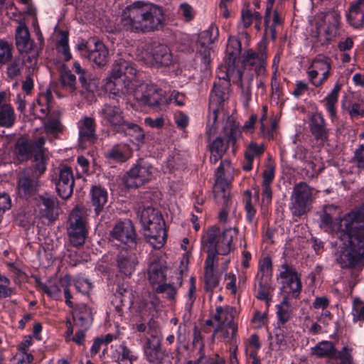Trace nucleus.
I'll list each match as a JSON object with an SVG mask.
<instances>
[{
    "mask_svg": "<svg viewBox=\"0 0 364 364\" xmlns=\"http://www.w3.org/2000/svg\"><path fill=\"white\" fill-rule=\"evenodd\" d=\"M340 226L341 236L348 238L350 250L338 252L336 261L341 268H352L364 256V203L346 215Z\"/></svg>",
    "mask_w": 364,
    "mask_h": 364,
    "instance_id": "1",
    "label": "nucleus"
},
{
    "mask_svg": "<svg viewBox=\"0 0 364 364\" xmlns=\"http://www.w3.org/2000/svg\"><path fill=\"white\" fill-rule=\"evenodd\" d=\"M165 16L163 9L157 5L136 1L122 11L119 31L145 33L164 27Z\"/></svg>",
    "mask_w": 364,
    "mask_h": 364,
    "instance_id": "2",
    "label": "nucleus"
},
{
    "mask_svg": "<svg viewBox=\"0 0 364 364\" xmlns=\"http://www.w3.org/2000/svg\"><path fill=\"white\" fill-rule=\"evenodd\" d=\"M237 235V228H228L222 232L215 226L209 228L202 240L203 245L207 247V257L218 260V255H228L233 249L232 241Z\"/></svg>",
    "mask_w": 364,
    "mask_h": 364,
    "instance_id": "3",
    "label": "nucleus"
},
{
    "mask_svg": "<svg viewBox=\"0 0 364 364\" xmlns=\"http://www.w3.org/2000/svg\"><path fill=\"white\" fill-rule=\"evenodd\" d=\"M136 68L132 62L119 58L115 60L112 65L107 85L110 87L113 85L115 90L125 94L128 84L130 83L132 85L140 81L136 79Z\"/></svg>",
    "mask_w": 364,
    "mask_h": 364,
    "instance_id": "4",
    "label": "nucleus"
},
{
    "mask_svg": "<svg viewBox=\"0 0 364 364\" xmlns=\"http://www.w3.org/2000/svg\"><path fill=\"white\" fill-rule=\"evenodd\" d=\"M125 95H133L135 99L144 105L157 107L165 102V92L156 85L145 84L141 81L127 85Z\"/></svg>",
    "mask_w": 364,
    "mask_h": 364,
    "instance_id": "5",
    "label": "nucleus"
},
{
    "mask_svg": "<svg viewBox=\"0 0 364 364\" xmlns=\"http://www.w3.org/2000/svg\"><path fill=\"white\" fill-rule=\"evenodd\" d=\"M232 168L230 160L221 161L215 172V184L213 193L218 203L228 206L230 202V186L232 177L227 176Z\"/></svg>",
    "mask_w": 364,
    "mask_h": 364,
    "instance_id": "6",
    "label": "nucleus"
},
{
    "mask_svg": "<svg viewBox=\"0 0 364 364\" xmlns=\"http://www.w3.org/2000/svg\"><path fill=\"white\" fill-rule=\"evenodd\" d=\"M314 188L306 182L296 183L291 195L290 210L293 215L300 217L311 210Z\"/></svg>",
    "mask_w": 364,
    "mask_h": 364,
    "instance_id": "7",
    "label": "nucleus"
},
{
    "mask_svg": "<svg viewBox=\"0 0 364 364\" xmlns=\"http://www.w3.org/2000/svg\"><path fill=\"white\" fill-rule=\"evenodd\" d=\"M82 208L75 207L68 221L67 233L70 242L75 247L82 245L87 237L86 218Z\"/></svg>",
    "mask_w": 364,
    "mask_h": 364,
    "instance_id": "8",
    "label": "nucleus"
},
{
    "mask_svg": "<svg viewBox=\"0 0 364 364\" xmlns=\"http://www.w3.org/2000/svg\"><path fill=\"white\" fill-rule=\"evenodd\" d=\"M223 132L225 142L222 136H218L209 143L208 149L210 152L209 160L212 164H215L223 159L228 149L229 144H235L239 129L235 124H229L223 128Z\"/></svg>",
    "mask_w": 364,
    "mask_h": 364,
    "instance_id": "9",
    "label": "nucleus"
},
{
    "mask_svg": "<svg viewBox=\"0 0 364 364\" xmlns=\"http://www.w3.org/2000/svg\"><path fill=\"white\" fill-rule=\"evenodd\" d=\"M39 177L29 168H22L16 173V191L21 198L28 200L38 194L41 183Z\"/></svg>",
    "mask_w": 364,
    "mask_h": 364,
    "instance_id": "10",
    "label": "nucleus"
},
{
    "mask_svg": "<svg viewBox=\"0 0 364 364\" xmlns=\"http://www.w3.org/2000/svg\"><path fill=\"white\" fill-rule=\"evenodd\" d=\"M149 330L144 345V351L146 360L153 364H160L164 358V352L161 348V336L156 329L152 328L149 323Z\"/></svg>",
    "mask_w": 364,
    "mask_h": 364,
    "instance_id": "11",
    "label": "nucleus"
},
{
    "mask_svg": "<svg viewBox=\"0 0 364 364\" xmlns=\"http://www.w3.org/2000/svg\"><path fill=\"white\" fill-rule=\"evenodd\" d=\"M113 240L127 245L128 249H134L137 245L134 225L129 220L117 223L110 233Z\"/></svg>",
    "mask_w": 364,
    "mask_h": 364,
    "instance_id": "12",
    "label": "nucleus"
},
{
    "mask_svg": "<svg viewBox=\"0 0 364 364\" xmlns=\"http://www.w3.org/2000/svg\"><path fill=\"white\" fill-rule=\"evenodd\" d=\"M151 177L149 166L140 160L123 177L127 188H138L148 182Z\"/></svg>",
    "mask_w": 364,
    "mask_h": 364,
    "instance_id": "13",
    "label": "nucleus"
},
{
    "mask_svg": "<svg viewBox=\"0 0 364 364\" xmlns=\"http://www.w3.org/2000/svg\"><path fill=\"white\" fill-rule=\"evenodd\" d=\"M218 37V30L214 26H210L208 29L203 31L199 35L197 55L205 65L210 62V56L212 49L210 46L217 40Z\"/></svg>",
    "mask_w": 364,
    "mask_h": 364,
    "instance_id": "14",
    "label": "nucleus"
},
{
    "mask_svg": "<svg viewBox=\"0 0 364 364\" xmlns=\"http://www.w3.org/2000/svg\"><path fill=\"white\" fill-rule=\"evenodd\" d=\"M115 262L118 272L127 277H131L139 263L137 257L132 249L124 247L117 253Z\"/></svg>",
    "mask_w": 364,
    "mask_h": 364,
    "instance_id": "15",
    "label": "nucleus"
},
{
    "mask_svg": "<svg viewBox=\"0 0 364 364\" xmlns=\"http://www.w3.org/2000/svg\"><path fill=\"white\" fill-rule=\"evenodd\" d=\"M281 269L279 277L284 279V287L289 289V291H287L288 295L297 298L300 294L302 286L296 270L292 265L287 263L282 264Z\"/></svg>",
    "mask_w": 364,
    "mask_h": 364,
    "instance_id": "16",
    "label": "nucleus"
},
{
    "mask_svg": "<svg viewBox=\"0 0 364 364\" xmlns=\"http://www.w3.org/2000/svg\"><path fill=\"white\" fill-rule=\"evenodd\" d=\"M144 227L146 240L155 249L161 248L166 240L165 222L155 223Z\"/></svg>",
    "mask_w": 364,
    "mask_h": 364,
    "instance_id": "17",
    "label": "nucleus"
},
{
    "mask_svg": "<svg viewBox=\"0 0 364 364\" xmlns=\"http://www.w3.org/2000/svg\"><path fill=\"white\" fill-rule=\"evenodd\" d=\"M59 178L55 183L56 191L63 199L69 198L73 191L75 184L71 168L65 166L59 172Z\"/></svg>",
    "mask_w": 364,
    "mask_h": 364,
    "instance_id": "18",
    "label": "nucleus"
},
{
    "mask_svg": "<svg viewBox=\"0 0 364 364\" xmlns=\"http://www.w3.org/2000/svg\"><path fill=\"white\" fill-rule=\"evenodd\" d=\"M339 15L335 12H330L323 17L321 22L316 23V33L320 37L325 36V42H331L336 35L338 24Z\"/></svg>",
    "mask_w": 364,
    "mask_h": 364,
    "instance_id": "19",
    "label": "nucleus"
},
{
    "mask_svg": "<svg viewBox=\"0 0 364 364\" xmlns=\"http://www.w3.org/2000/svg\"><path fill=\"white\" fill-rule=\"evenodd\" d=\"M97 139L93 118L85 117L79 122V142L81 146L94 144Z\"/></svg>",
    "mask_w": 364,
    "mask_h": 364,
    "instance_id": "20",
    "label": "nucleus"
},
{
    "mask_svg": "<svg viewBox=\"0 0 364 364\" xmlns=\"http://www.w3.org/2000/svg\"><path fill=\"white\" fill-rule=\"evenodd\" d=\"M41 201L40 213L41 217L48 219L50 222L57 220L59 215L58 200L56 197L45 193L39 196Z\"/></svg>",
    "mask_w": 364,
    "mask_h": 364,
    "instance_id": "21",
    "label": "nucleus"
},
{
    "mask_svg": "<svg viewBox=\"0 0 364 364\" xmlns=\"http://www.w3.org/2000/svg\"><path fill=\"white\" fill-rule=\"evenodd\" d=\"M122 114L123 112L119 107L109 105H104L103 108L100 111L102 117L118 132L121 131L122 127H123L127 122V121L124 120Z\"/></svg>",
    "mask_w": 364,
    "mask_h": 364,
    "instance_id": "22",
    "label": "nucleus"
},
{
    "mask_svg": "<svg viewBox=\"0 0 364 364\" xmlns=\"http://www.w3.org/2000/svg\"><path fill=\"white\" fill-rule=\"evenodd\" d=\"M227 87L224 84L214 83L209 102V110L212 112L214 122L217 121L218 112L222 109V105L225 100Z\"/></svg>",
    "mask_w": 364,
    "mask_h": 364,
    "instance_id": "23",
    "label": "nucleus"
},
{
    "mask_svg": "<svg viewBox=\"0 0 364 364\" xmlns=\"http://www.w3.org/2000/svg\"><path fill=\"white\" fill-rule=\"evenodd\" d=\"M309 128L311 134L316 141L325 143L328 138V129L326 128L325 120L320 113H315L309 121Z\"/></svg>",
    "mask_w": 364,
    "mask_h": 364,
    "instance_id": "24",
    "label": "nucleus"
},
{
    "mask_svg": "<svg viewBox=\"0 0 364 364\" xmlns=\"http://www.w3.org/2000/svg\"><path fill=\"white\" fill-rule=\"evenodd\" d=\"M109 50L101 41L94 43V48L85 53V58L98 66H104L108 61Z\"/></svg>",
    "mask_w": 364,
    "mask_h": 364,
    "instance_id": "25",
    "label": "nucleus"
},
{
    "mask_svg": "<svg viewBox=\"0 0 364 364\" xmlns=\"http://www.w3.org/2000/svg\"><path fill=\"white\" fill-rule=\"evenodd\" d=\"M347 18L353 27L364 28V0H357L350 4Z\"/></svg>",
    "mask_w": 364,
    "mask_h": 364,
    "instance_id": "26",
    "label": "nucleus"
},
{
    "mask_svg": "<svg viewBox=\"0 0 364 364\" xmlns=\"http://www.w3.org/2000/svg\"><path fill=\"white\" fill-rule=\"evenodd\" d=\"M217 262L218 260L210 257H207L205 259L204 282L206 291L212 292L219 284V276L214 272L215 263Z\"/></svg>",
    "mask_w": 364,
    "mask_h": 364,
    "instance_id": "27",
    "label": "nucleus"
},
{
    "mask_svg": "<svg viewBox=\"0 0 364 364\" xmlns=\"http://www.w3.org/2000/svg\"><path fill=\"white\" fill-rule=\"evenodd\" d=\"M132 150L127 144H116L105 153V157L115 163H124L132 157Z\"/></svg>",
    "mask_w": 364,
    "mask_h": 364,
    "instance_id": "28",
    "label": "nucleus"
},
{
    "mask_svg": "<svg viewBox=\"0 0 364 364\" xmlns=\"http://www.w3.org/2000/svg\"><path fill=\"white\" fill-rule=\"evenodd\" d=\"M16 46L20 53H28L32 50L33 42L30 38V33L25 25L20 24L16 30Z\"/></svg>",
    "mask_w": 364,
    "mask_h": 364,
    "instance_id": "29",
    "label": "nucleus"
},
{
    "mask_svg": "<svg viewBox=\"0 0 364 364\" xmlns=\"http://www.w3.org/2000/svg\"><path fill=\"white\" fill-rule=\"evenodd\" d=\"M14 152L20 163L26 162L32 158L33 144L28 139L20 137L15 144Z\"/></svg>",
    "mask_w": 364,
    "mask_h": 364,
    "instance_id": "30",
    "label": "nucleus"
},
{
    "mask_svg": "<svg viewBox=\"0 0 364 364\" xmlns=\"http://www.w3.org/2000/svg\"><path fill=\"white\" fill-rule=\"evenodd\" d=\"M153 59L156 63L164 66L171 64L173 57L169 48L161 43H154L150 52Z\"/></svg>",
    "mask_w": 364,
    "mask_h": 364,
    "instance_id": "31",
    "label": "nucleus"
},
{
    "mask_svg": "<svg viewBox=\"0 0 364 364\" xmlns=\"http://www.w3.org/2000/svg\"><path fill=\"white\" fill-rule=\"evenodd\" d=\"M73 318L75 324L87 329L92 321L90 309L84 304L77 305L73 311Z\"/></svg>",
    "mask_w": 364,
    "mask_h": 364,
    "instance_id": "32",
    "label": "nucleus"
},
{
    "mask_svg": "<svg viewBox=\"0 0 364 364\" xmlns=\"http://www.w3.org/2000/svg\"><path fill=\"white\" fill-rule=\"evenodd\" d=\"M312 354L318 358H328L336 359L338 352L336 350L333 343L331 341H321L311 349Z\"/></svg>",
    "mask_w": 364,
    "mask_h": 364,
    "instance_id": "33",
    "label": "nucleus"
},
{
    "mask_svg": "<svg viewBox=\"0 0 364 364\" xmlns=\"http://www.w3.org/2000/svg\"><path fill=\"white\" fill-rule=\"evenodd\" d=\"M73 69L78 75V80L82 87L87 92H93L97 85L94 80L92 79L90 73L85 69L82 68L78 62L74 63Z\"/></svg>",
    "mask_w": 364,
    "mask_h": 364,
    "instance_id": "34",
    "label": "nucleus"
},
{
    "mask_svg": "<svg viewBox=\"0 0 364 364\" xmlns=\"http://www.w3.org/2000/svg\"><path fill=\"white\" fill-rule=\"evenodd\" d=\"M107 203V191L99 186H94L91 190V203L95 208V212L99 215Z\"/></svg>",
    "mask_w": 364,
    "mask_h": 364,
    "instance_id": "35",
    "label": "nucleus"
},
{
    "mask_svg": "<svg viewBox=\"0 0 364 364\" xmlns=\"http://www.w3.org/2000/svg\"><path fill=\"white\" fill-rule=\"evenodd\" d=\"M256 282L258 284L257 294L256 297L260 300L269 301L271 300L270 294L273 291L271 285V277L262 275L256 276Z\"/></svg>",
    "mask_w": 364,
    "mask_h": 364,
    "instance_id": "36",
    "label": "nucleus"
},
{
    "mask_svg": "<svg viewBox=\"0 0 364 364\" xmlns=\"http://www.w3.org/2000/svg\"><path fill=\"white\" fill-rule=\"evenodd\" d=\"M35 164L32 166H27L24 168H29L33 174L41 178L46 171L47 158L43 150H37L33 156Z\"/></svg>",
    "mask_w": 364,
    "mask_h": 364,
    "instance_id": "37",
    "label": "nucleus"
},
{
    "mask_svg": "<svg viewBox=\"0 0 364 364\" xmlns=\"http://www.w3.org/2000/svg\"><path fill=\"white\" fill-rule=\"evenodd\" d=\"M119 132H124L126 135L134 138L138 146L144 143L145 134L142 129L136 124L127 122Z\"/></svg>",
    "mask_w": 364,
    "mask_h": 364,
    "instance_id": "38",
    "label": "nucleus"
},
{
    "mask_svg": "<svg viewBox=\"0 0 364 364\" xmlns=\"http://www.w3.org/2000/svg\"><path fill=\"white\" fill-rule=\"evenodd\" d=\"M140 221L143 226L164 221L161 213L152 207L144 208L140 215Z\"/></svg>",
    "mask_w": 364,
    "mask_h": 364,
    "instance_id": "39",
    "label": "nucleus"
},
{
    "mask_svg": "<svg viewBox=\"0 0 364 364\" xmlns=\"http://www.w3.org/2000/svg\"><path fill=\"white\" fill-rule=\"evenodd\" d=\"M254 78V73L252 71H246L242 73L240 76V80H237L235 84L238 85L242 90V94L246 98L247 101L251 99V82Z\"/></svg>",
    "mask_w": 364,
    "mask_h": 364,
    "instance_id": "40",
    "label": "nucleus"
},
{
    "mask_svg": "<svg viewBox=\"0 0 364 364\" xmlns=\"http://www.w3.org/2000/svg\"><path fill=\"white\" fill-rule=\"evenodd\" d=\"M241 42L235 37H230L226 48L225 60L235 61L241 53Z\"/></svg>",
    "mask_w": 364,
    "mask_h": 364,
    "instance_id": "41",
    "label": "nucleus"
},
{
    "mask_svg": "<svg viewBox=\"0 0 364 364\" xmlns=\"http://www.w3.org/2000/svg\"><path fill=\"white\" fill-rule=\"evenodd\" d=\"M16 117L13 107L11 105H4L0 109V127L9 128L15 122Z\"/></svg>",
    "mask_w": 364,
    "mask_h": 364,
    "instance_id": "42",
    "label": "nucleus"
},
{
    "mask_svg": "<svg viewBox=\"0 0 364 364\" xmlns=\"http://www.w3.org/2000/svg\"><path fill=\"white\" fill-rule=\"evenodd\" d=\"M149 278L151 284H159L165 281V269L159 263H152L149 267Z\"/></svg>",
    "mask_w": 364,
    "mask_h": 364,
    "instance_id": "43",
    "label": "nucleus"
},
{
    "mask_svg": "<svg viewBox=\"0 0 364 364\" xmlns=\"http://www.w3.org/2000/svg\"><path fill=\"white\" fill-rule=\"evenodd\" d=\"M60 80L62 86L70 92L76 90V77L67 68L63 67L60 70Z\"/></svg>",
    "mask_w": 364,
    "mask_h": 364,
    "instance_id": "44",
    "label": "nucleus"
},
{
    "mask_svg": "<svg viewBox=\"0 0 364 364\" xmlns=\"http://www.w3.org/2000/svg\"><path fill=\"white\" fill-rule=\"evenodd\" d=\"M341 89V85L338 83L336 84L332 91L326 97V107L331 117L336 116V111L335 105L338 102V96Z\"/></svg>",
    "mask_w": 364,
    "mask_h": 364,
    "instance_id": "45",
    "label": "nucleus"
},
{
    "mask_svg": "<svg viewBox=\"0 0 364 364\" xmlns=\"http://www.w3.org/2000/svg\"><path fill=\"white\" fill-rule=\"evenodd\" d=\"M310 68H314L318 70V73L321 72L323 80H326L329 75L331 70L330 59L327 57L316 58L313 61Z\"/></svg>",
    "mask_w": 364,
    "mask_h": 364,
    "instance_id": "46",
    "label": "nucleus"
},
{
    "mask_svg": "<svg viewBox=\"0 0 364 364\" xmlns=\"http://www.w3.org/2000/svg\"><path fill=\"white\" fill-rule=\"evenodd\" d=\"M13 45L6 40H0V64L5 65L13 58Z\"/></svg>",
    "mask_w": 364,
    "mask_h": 364,
    "instance_id": "47",
    "label": "nucleus"
},
{
    "mask_svg": "<svg viewBox=\"0 0 364 364\" xmlns=\"http://www.w3.org/2000/svg\"><path fill=\"white\" fill-rule=\"evenodd\" d=\"M66 282L60 279L57 282L52 284L50 286H48L44 284H41V287L42 290L47 294L48 296L54 298H58L60 295L62 288H65L66 287Z\"/></svg>",
    "mask_w": 364,
    "mask_h": 364,
    "instance_id": "48",
    "label": "nucleus"
},
{
    "mask_svg": "<svg viewBox=\"0 0 364 364\" xmlns=\"http://www.w3.org/2000/svg\"><path fill=\"white\" fill-rule=\"evenodd\" d=\"M289 307L290 304L288 301V296H285L281 304L278 306L277 313L279 321L283 324L287 323L291 318Z\"/></svg>",
    "mask_w": 364,
    "mask_h": 364,
    "instance_id": "49",
    "label": "nucleus"
},
{
    "mask_svg": "<svg viewBox=\"0 0 364 364\" xmlns=\"http://www.w3.org/2000/svg\"><path fill=\"white\" fill-rule=\"evenodd\" d=\"M9 63L6 74L9 78L14 79L21 74V69L23 67V63L19 58H12Z\"/></svg>",
    "mask_w": 364,
    "mask_h": 364,
    "instance_id": "50",
    "label": "nucleus"
},
{
    "mask_svg": "<svg viewBox=\"0 0 364 364\" xmlns=\"http://www.w3.org/2000/svg\"><path fill=\"white\" fill-rule=\"evenodd\" d=\"M273 23L272 25L265 28L264 36L266 38H270L272 41H274L277 38V32L275 27L282 23V19L277 10L273 12Z\"/></svg>",
    "mask_w": 364,
    "mask_h": 364,
    "instance_id": "51",
    "label": "nucleus"
},
{
    "mask_svg": "<svg viewBox=\"0 0 364 364\" xmlns=\"http://www.w3.org/2000/svg\"><path fill=\"white\" fill-rule=\"evenodd\" d=\"M225 64L226 67L225 72L228 73L229 82L230 83L232 81L233 83H235L237 80H240V76L242 71L240 68H236L235 61L225 60Z\"/></svg>",
    "mask_w": 364,
    "mask_h": 364,
    "instance_id": "52",
    "label": "nucleus"
},
{
    "mask_svg": "<svg viewBox=\"0 0 364 364\" xmlns=\"http://www.w3.org/2000/svg\"><path fill=\"white\" fill-rule=\"evenodd\" d=\"M262 53H265L264 50L259 53H256L252 50H247L243 55V65L244 67L247 65L255 66L259 63L262 58Z\"/></svg>",
    "mask_w": 364,
    "mask_h": 364,
    "instance_id": "53",
    "label": "nucleus"
},
{
    "mask_svg": "<svg viewBox=\"0 0 364 364\" xmlns=\"http://www.w3.org/2000/svg\"><path fill=\"white\" fill-rule=\"evenodd\" d=\"M57 48L59 52L63 54L65 61H68L71 59L72 56L68 46V33L65 32H62L61 38L57 43Z\"/></svg>",
    "mask_w": 364,
    "mask_h": 364,
    "instance_id": "54",
    "label": "nucleus"
},
{
    "mask_svg": "<svg viewBox=\"0 0 364 364\" xmlns=\"http://www.w3.org/2000/svg\"><path fill=\"white\" fill-rule=\"evenodd\" d=\"M122 351L117 358L119 364H133V360L136 359L130 349L125 345L120 346Z\"/></svg>",
    "mask_w": 364,
    "mask_h": 364,
    "instance_id": "55",
    "label": "nucleus"
},
{
    "mask_svg": "<svg viewBox=\"0 0 364 364\" xmlns=\"http://www.w3.org/2000/svg\"><path fill=\"white\" fill-rule=\"evenodd\" d=\"M272 272V264L271 258L269 257H266L259 262V271L257 274V276L261 277L262 275H263V277L268 276L271 277Z\"/></svg>",
    "mask_w": 364,
    "mask_h": 364,
    "instance_id": "56",
    "label": "nucleus"
},
{
    "mask_svg": "<svg viewBox=\"0 0 364 364\" xmlns=\"http://www.w3.org/2000/svg\"><path fill=\"white\" fill-rule=\"evenodd\" d=\"M352 314L355 322L364 320V302L359 299H355L353 301Z\"/></svg>",
    "mask_w": 364,
    "mask_h": 364,
    "instance_id": "57",
    "label": "nucleus"
},
{
    "mask_svg": "<svg viewBox=\"0 0 364 364\" xmlns=\"http://www.w3.org/2000/svg\"><path fill=\"white\" fill-rule=\"evenodd\" d=\"M245 210L247 212V219L250 223H252L256 210L252 204L251 192L249 190L245 191L244 193Z\"/></svg>",
    "mask_w": 364,
    "mask_h": 364,
    "instance_id": "58",
    "label": "nucleus"
},
{
    "mask_svg": "<svg viewBox=\"0 0 364 364\" xmlns=\"http://www.w3.org/2000/svg\"><path fill=\"white\" fill-rule=\"evenodd\" d=\"M156 292L159 294L165 293L168 299L173 300L175 298L176 289L173 284L162 283L156 288Z\"/></svg>",
    "mask_w": 364,
    "mask_h": 364,
    "instance_id": "59",
    "label": "nucleus"
},
{
    "mask_svg": "<svg viewBox=\"0 0 364 364\" xmlns=\"http://www.w3.org/2000/svg\"><path fill=\"white\" fill-rule=\"evenodd\" d=\"M16 223L25 229H28L33 223L32 215L25 212L19 213L16 216Z\"/></svg>",
    "mask_w": 364,
    "mask_h": 364,
    "instance_id": "60",
    "label": "nucleus"
},
{
    "mask_svg": "<svg viewBox=\"0 0 364 364\" xmlns=\"http://www.w3.org/2000/svg\"><path fill=\"white\" fill-rule=\"evenodd\" d=\"M264 152V146L262 144H257L255 142H251L247 151H245V156H250L254 159L255 156H259Z\"/></svg>",
    "mask_w": 364,
    "mask_h": 364,
    "instance_id": "61",
    "label": "nucleus"
},
{
    "mask_svg": "<svg viewBox=\"0 0 364 364\" xmlns=\"http://www.w3.org/2000/svg\"><path fill=\"white\" fill-rule=\"evenodd\" d=\"M352 160L359 169L364 171V144L355 150Z\"/></svg>",
    "mask_w": 364,
    "mask_h": 364,
    "instance_id": "62",
    "label": "nucleus"
},
{
    "mask_svg": "<svg viewBox=\"0 0 364 364\" xmlns=\"http://www.w3.org/2000/svg\"><path fill=\"white\" fill-rule=\"evenodd\" d=\"M232 311L233 309L231 307L226 306L225 308H223L222 306H218L216 308V313L214 315L213 318L215 321L222 323L223 314H225L230 316V320H232Z\"/></svg>",
    "mask_w": 364,
    "mask_h": 364,
    "instance_id": "63",
    "label": "nucleus"
},
{
    "mask_svg": "<svg viewBox=\"0 0 364 364\" xmlns=\"http://www.w3.org/2000/svg\"><path fill=\"white\" fill-rule=\"evenodd\" d=\"M129 296L130 292L127 289L119 286L114 293L115 302L119 301L122 305H124L126 300L129 299Z\"/></svg>",
    "mask_w": 364,
    "mask_h": 364,
    "instance_id": "64",
    "label": "nucleus"
}]
</instances>
